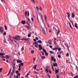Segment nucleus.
<instances>
[{
  "mask_svg": "<svg viewBox=\"0 0 78 78\" xmlns=\"http://www.w3.org/2000/svg\"><path fill=\"white\" fill-rule=\"evenodd\" d=\"M12 70H16V62H13L12 63Z\"/></svg>",
  "mask_w": 78,
  "mask_h": 78,
  "instance_id": "1",
  "label": "nucleus"
},
{
  "mask_svg": "<svg viewBox=\"0 0 78 78\" xmlns=\"http://www.w3.org/2000/svg\"><path fill=\"white\" fill-rule=\"evenodd\" d=\"M13 38L14 39L16 40V41H19L20 40V36H17L16 37H14Z\"/></svg>",
  "mask_w": 78,
  "mask_h": 78,
  "instance_id": "2",
  "label": "nucleus"
},
{
  "mask_svg": "<svg viewBox=\"0 0 78 78\" xmlns=\"http://www.w3.org/2000/svg\"><path fill=\"white\" fill-rule=\"evenodd\" d=\"M39 50H42V46H41V44H39Z\"/></svg>",
  "mask_w": 78,
  "mask_h": 78,
  "instance_id": "3",
  "label": "nucleus"
},
{
  "mask_svg": "<svg viewBox=\"0 0 78 78\" xmlns=\"http://www.w3.org/2000/svg\"><path fill=\"white\" fill-rule=\"evenodd\" d=\"M0 32L1 33H3V27H0Z\"/></svg>",
  "mask_w": 78,
  "mask_h": 78,
  "instance_id": "4",
  "label": "nucleus"
},
{
  "mask_svg": "<svg viewBox=\"0 0 78 78\" xmlns=\"http://www.w3.org/2000/svg\"><path fill=\"white\" fill-rule=\"evenodd\" d=\"M48 44H49V45H51V40H49L48 41Z\"/></svg>",
  "mask_w": 78,
  "mask_h": 78,
  "instance_id": "5",
  "label": "nucleus"
},
{
  "mask_svg": "<svg viewBox=\"0 0 78 78\" xmlns=\"http://www.w3.org/2000/svg\"><path fill=\"white\" fill-rule=\"evenodd\" d=\"M21 23L23 25H24V24L26 23V21H23L22 20L21 21Z\"/></svg>",
  "mask_w": 78,
  "mask_h": 78,
  "instance_id": "6",
  "label": "nucleus"
},
{
  "mask_svg": "<svg viewBox=\"0 0 78 78\" xmlns=\"http://www.w3.org/2000/svg\"><path fill=\"white\" fill-rule=\"evenodd\" d=\"M15 72V71L12 70V72L10 74L11 76H12V75H14V73Z\"/></svg>",
  "mask_w": 78,
  "mask_h": 78,
  "instance_id": "7",
  "label": "nucleus"
},
{
  "mask_svg": "<svg viewBox=\"0 0 78 78\" xmlns=\"http://www.w3.org/2000/svg\"><path fill=\"white\" fill-rule=\"evenodd\" d=\"M75 13H72V18H75Z\"/></svg>",
  "mask_w": 78,
  "mask_h": 78,
  "instance_id": "8",
  "label": "nucleus"
},
{
  "mask_svg": "<svg viewBox=\"0 0 78 78\" xmlns=\"http://www.w3.org/2000/svg\"><path fill=\"white\" fill-rule=\"evenodd\" d=\"M58 48H52V50H55V51H57V50H58Z\"/></svg>",
  "mask_w": 78,
  "mask_h": 78,
  "instance_id": "9",
  "label": "nucleus"
},
{
  "mask_svg": "<svg viewBox=\"0 0 78 78\" xmlns=\"http://www.w3.org/2000/svg\"><path fill=\"white\" fill-rule=\"evenodd\" d=\"M53 66L54 67H56V66H58V64H57V63L55 62V63H53Z\"/></svg>",
  "mask_w": 78,
  "mask_h": 78,
  "instance_id": "10",
  "label": "nucleus"
},
{
  "mask_svg": "<svg viewBox=\"0 0 78 78\" xmlns=\"http://www.w3.org/2000/svg\"><path fill=\"white\" fill-rule=\"evenodd\" d=\"M17 61L18 63H22V61L19 60H17Z\"/></svg>",
  "mask_w": 78,
  "mask_h": 78,
  "instance_id": "11",
  "label": "nucleus"
},
{
  "mask_svg": "<svg viewBox=\"0 0 78 78\" xmlns=\"http://www.w3.org/2000/svg\"><path fill=\"white\" fill-rule=\"evenodd\" d=\"M37 67V65H35L34 67H33V68L34 69V70H36V67Z\"/></svg>",
  "mask_w": 78,
  "mask_h": 78,
  "instance_id": "12",
  "label": "nucleus"
},
{
  "mask_svg": "<svg viewBox=\"0 0 78 78\" xmlns=\"http://www.w3.org/2000/svg\"><path fill=\"white\" fill-rule=\"evenodd\" d=\"M74 26L76 28H78V24H77V23H75Z\"/></svg>",
  "mask_w": 78,
  "mask_h": 78,
  "instance_id": "13",
  "label": "nucleus"
},
{
  "mask_svg": "<svg viewBox=\"0 0 78 78\" xmlns=\"http://www.w3.org/2000/svg\"><path fill=\"white\" fill-rule=\"evenodd\" d=\"M28 39H29V38L27 39V38H23L22 39H21V41L24 40H25V41H28Z\"/></svg>",
  "mask_w": 78,
  "mask_h": 78,
  "instance_id": "14",
  "label": "nucleus"
},
{
  "mask_svg": "<svg viewBox=\"0 0 78 78\" xmlns=\"http://www.w3.org/2000/svg\"><path fill=\"white\" fill-rule=\"evenodd\" d=\"M25 27L27 28V29H30V26H25Z\"/></svg>",
  "mask_w": 78,
  "mask_h": 78,
  "instance_id": "15",
  "label": "nucleus"
},
{
  "mask_svg": "<svg viewBox=\"0 0 78 78\" xmlns=\"http://www.w3.org/2000/svg\"><path fill=\"white\" fill-rule=\"evenodd\" d=\"M43 33L44 34H46V32H45V29L43 30Z\"/></svg>",
  "mask_w": 78,
  "mask_h": 78,
  "instance_id": "16",
  "label": "nucleus"
},
{
  "mask_svg": "<svg viewBox=\"0 0 78 78\" xmlns=\"http://www.w3.org/2000/svg\"><path fill=\"white\" fill-rule=\"evenodd\" d=\"M44 17L45 18L44 20H45V22H47V18L46 15H44Z\"/></svg>",
  "mask_w": 78,
  "mask_h": 78,
  "instance_id": "17",
  "label": "nucleus"
},
{
  "mask_svg": "<svg viewBox=\"0 0 78 78\" xmlns=\"http://www.w3.org/2000/svg\"><path fill=\"white\" fill-rule=\"evenodd\" d=\"M19 66H20V67H21V66H23V63H21L20 64H19Z\"/></svg>",
  "mask_w": 78,
  "mask_h": 78,
  "instance_id": "18",
  "label": "nucleus"
},
{
  "mask_svg": "<svg viewBox=\"0 0 78 78\" xmlns=\"http://www.w3.org/2000/svg\"><path fill=\"white\" fill-rule=\"evenodd\" d=\"M67 15L68 16V18H70V14H69V13L68 12L66 13Z\"/></svg>",
  "mask_w": 78,
  "mask_h": 78,
  "instance_id": "19",
  "label": "nucleus"
},
{
  "mask_svg": "<svg viewBox=\"0 0 78 78\" xmlns=\"http://www.w3.org/2000/svg\"><path fill=\"white\" fill-rule=\"evenodd\" d=\"M5 58H5V59H8V58H9V56L8 55H6L5 56Z\"/></svg>",
  "mask_w": 78,
  "mask_h": 78,
  "instance_id": "20",
  "label": "nucleus"
},
{
  "mask_svg": "<svg viewBox=\"0 0 78 78\" xmlns=\"http://www.w3.org/2000/svg\"><path fill=\"white\" fill-rule=\"evenodd\" d=\"M37 42H38V43H39L40 44L42 43V41L41 40H38L37 41Z\"/></svg>",
  "mask_w": 78,
  "mask_h": 78,
  "instance_id": "21",
  "label": "nucleus"
},
{
  "mask_svg": "<svg viewBox=\"0 0 78 78\" xmlns=\"http://www.w3.org/2000/svg\"><path fill=\"white\" fill-rule=\"evenodd\" d=\"M59 69H58L57 70H55V72H56V73H58V72H59Z\"/></svg>",
  "mask_w": 78,
  "mask_h": 78,
  "instance_id": "22",
  "label": "nucleus"
},
{
  "mask_svg": "<svg viewBox=\"0 0 78 78\" xmlns=\"http://www.w3.org/2000/svg\"><path fill=\"white\" fill-rule=\"evenodd\" d=\"M59 33H60V30H59V29H58L57 32V35H58Z\"/></svg>",
  "mask_w": 78,
  "mask_h": 78,
  "instance_id": "23",
  "label": "nucleus"
},
{
  "mask_svg": "<svg viewBox=\"0 0 78 78\" xmlns=\"http://www.w3.org/2000/svg\"><path fill=\"white\" fill-rule=\"evenodd\" d=\"M4 27L5 28V30H7L8 29L7 28V27L5 25Z\"/></svg>",
  "mask_w": 78,
  "mask_h": 78,
  "instance_id": "24",
  "label": "nucleus"
},
{
  "mask_svg": "<svg viewBox=\"0 0 78 78\" xmlns=\"http://www.w3.org/2000/svg\"><path fill=\"white\" fill-rule=\"evenodd\" d=\"M21 67H20V65L19 66V69H18L19 71H20V70H21Z\"/></svg>",
  "mask_w": 78,
  "mask_h": 78,
  "instance_id": "25",
  "label": "nucleus"
},
{
  "mask_svg": "<svg viewBox=\"0 0 78 78\" xmlns=\"http://www.w3.org/2000/svg\"><path fill=\"white\" fill-rule=\"evenodd\" d=\"M51 59L52 61H53V59H55L54 58V57H53V56H51Z\"/></svg>",
  "mask_w": 78,
  "mask_h": 78,
  "instance_id": "26",
  "label": "nucleus"
},
{
  "mask_svg": "<svg viewBox=\"0 0 78 78\" xmlns=\"http://www.w3.org/2000/svg\"><path fill=\"white\" fill-rule=\"evenodd\" d=\"M58 50L59 51H61V49L60 48H58Z\"/></svg>",
  "mask_w": 78,
  "mask_h": 78,
  "instance_id": "27",
  "label": "nucleus"
},
{
  "mask_svg": "<svg viewBox=\"0 0 78 78\" xmlns=\"http://www.w3.org/2000/svg\"><path fill=\"white\" fill-rule=\"evenodd\" d=\"M43 50L44 52V53H45V52H47V51H46V50H45V49H43Z\"/></svg>",
  "mask_w": 78,
  "mask_h": 78,
  "instance_id": "28",
  "label": "nucleus"
},
{
  "mask_svg": "<svg viewBox=\"0 0 78 78\" xmlns=\"http://www.w3.org/2000/svg\"><path fill=\"white\" fill-rule=\"evenodd\" d=\"M37 44V42H34L33 43V44H34V45H36Z\"/></svg>",
  "mask_w": 78,
  "mask_h": 78,
  "instance_id": "29",
  "label": "nucleus"
},
{
  "mask_svg": "<svg viewBox=\"0 0 78 78\" xmlns=\"http://www.w3.org/2000/svg\"><path fill=\"white\" fill-rule=\"evenodd\" d=\"M24 50V47L23 46L22 47V48H21V51H23V50Z\"/></svg>",
  "mask_w": 78,
  "mask_h": 78,
  "instance_id": "30",
  "label": "nucleus"
},
{
  "mask_svg": "<svg viewBox=\"0 0 78 78\" xmlns=\"http://www.w3.org/2000/svg\"><path fill=\"white\" fill-rule=\"evenodd\" d=\"M1 57H2V58H6L5 56H1Z\"/></svg>",
  "mask_w": 78,
  "mask_h": 78,
  "instance_id": "31",
  "label": "nucleus"
},
{
  "mask_svg": "<svg viewBox=\"0 0 78 78\" xmlns=\"http://www.w3.org/2000/svg\"><path fill=\"white\" fill-rule=\"evenodd\" d=\"M45 71H46V73H48V69H46Z\"/></svg>",
  "mask_w": 78,
  "mask_h": 78,
  "instance_id": "32",
  "label": "nucleus"
},
{
  "mask_svg": "<svg viewBox=\"0 0 78 78\" xmlns=\"http://www.w3.org/2000/svg\"><path fill=\"white\" fill-rule=\"evenodd\" d=\"M48 53L47 52L45 53V55L46 56H48Z\"/></svg>",
  "mask_w": 78,
  "mask_h": 78,
  "instance_id": "33",
  "label": "nucleus"
},
{
  "mask_svg": "<svg viewBox=\"0 0 78 78\" xmlns=\"http://www.w3.org/2000/svg\"><path fill=\"white\" fill-rule=\"evenodd\" d=\"M2 69H3L2 68H1L0 69V73H1V72H2Z\"/></svg>",
  "mask_w": 78,
  "mask_h": 78,
  "instance_id": "34",
  "label": "nucleus"
},
{
  "mask_svg": "<svg viewBox=\"0 0 78 78\" xmlns=\"http://www.w3.org/2000/svg\"><path fill=\"white\" fill-rule=\"evenodd\" d=\"M6 32H4L3 33V35H6Z\"/></svg>",
  "mask_w": 78,
  "mask_h": 78,
  "instance_id": "35",
  "label": "nucleus"
},
{
  "mask_svg": "<svg viewBox=\"0 0 78 78\" xmlns=\"http://www.w3.org/2000/svg\"><path fill=\"white\" fill-rule=\"evenodd\" d=\"M1 56H3V55H5V54L3 53H1Z\"/></svg>",
  "mask_w": 78,
  "mask_h": 78,
  "instance_id": "36",
  "label": "nucleus"
},
{
  "mask_svg": "<svg viewBox=\"0 0 78 78\" xmlns=\"http://www.w3.org/2000/svg\"><path fill=\"white\" fill-rule=\"evenodd\" d=\"M34 50H32L31 51V53H32V54L34 53Z\"/></svg>",
  "mask_w": 78,
  "mask_h": 78,
  "instance_id": "37",
  "label": "nucleus"
},
{
  "mask_svg": "<svg viewBox=\"0 0 78 78\" xmlns=\"http://www.w3.org/2000/svg\"><path fill=\"white\" fill-rule=\"evenodd\" d=\"M32 2L33 3H35V1H34V0H31Z\"/></svg>",
  "mask_w": 78,
  "mask_h": 78,
  "instance_id": "38",
  "label": "nucleus"
},
{
  "mask_svg": "<svg viewBox=\"0 0 78 78\" xmlns=\"http://www.w3.org/2000/svg\"><path fill=\"white\" fill-rule=\"evenodd\" d=\"M41 58L42 59H45V56H43L41 57Z\"/></svg>",
  "mask_w": 78,
  "mask_h": 78,
  "instance_id": "39",
  "label": "nucleus"
},
{
  "mask_svg": "<svg viewBox=\"0 0 78 78\" xmlns=\"http://www.w3.org/2000/svg\"><path fill=\"white\" fill-rule=\"evenodd\" d=\"M50 53H51V54H53V52H52V51H50Z\"/></svg>",
  "mask_w": 78,
  "mask_h": 78,
  "instance_id": "40",
  "label": "nucleus"
},
{
  "mask_svg": "<svg viewBox=\"0 0 78 78\" xmlns=\"http://www.w3.org/2000/svg\"><path fill=\"white\" fill-rule=\"evenodd\" d=\"M38 43H37V44H36V45H35V47H38Z\"/></svg>",
  "mask_w": 78,
  "mask_h": 78,
  "instance_id": "41",
  "label": "nucleus"
},
{
  "mask_svg": "<svg viewBox=\"0 0 78 78\" xmlns=\"http://www.w3.org/2000/svg\"><path fill=\"white\" fill-rule=\"evenodd\" d=\"M28 37H31V35L30 34H29L28 35Z\"/></svg>",
  "mask_w": 78,
  "mask_h": 78,
  "instance_id": "42",
  "label": "nucleus"
},
{
  "mask_svg": "<svg viewBox=\"0 0 78 78\" xmlns=\"http://www.w3.org/2000/svg\"><path fill=\"white\" fill-rule=\"evenodd\" d=\"M46 23L48 27H50V26H49V24H48V23H47V22H46Z\"/></svg>",
  "mask_w": 78,
  "mask_h": 78,
  "instance_id": "43",
  "label": "nucleus"
},
{
  "mask_svg": "<svg viewBox=\"0 0 78 78\" xmlns=\"http://www.w3.org/2000/svg\"><path fill=\"white\" fill-rule=\"evenodd\" d=\"M52 69L54 71H55V69H54V68L53 66H51Z\"/></svg>",
  "mask_w": 78,
  "mask_h": 78,
  "instance_id": "44",
  "label": "nucleus"
},
{
  "mask_svg": "<svg viewBox=\"0 0 78 78\" xmlns=\"http://www.w3.org/2000/svg\"><path fill=\"white\" fill-rule=\"evenodd\" d=\"M53 61L54 62H56V59H55V58L53 60Z\"/></svg>",
  "mask_w": 78,
  "mask_h": 78,
  "instance_id": "45",
  "label": "nucleus"
},
{
  "mask_svg": "<svg viewBox=\"0 0 78 78\" xmlns=\"http://www.w3.org/2000/svg\"><path fill=\"white\" fill-rule=\"evenodd\" d=\"M41 19H42V21H44V20H43V17H42V15L41 16Z\"/></svg>",
  "mask_w": 78,
  "mask_h": 78,
  "instance_id": "46",
  "label": "nucleus"
},
{
  "mask_svg": "<svg viewBox=\"0 0 78 78\" xmlns=\"http://www.w3.org/2000/svg\"><path fill=\"white\" fill-rule=\"evenodd\" d=\"M19 71H18V70H17V71H16V73H19Z\"/></svg>",
  "mask_w": 78,
  "mask_h": 78,
  "instance_id": "47",
  "label": "nucleus"
},
{
  "mask_svg": "<svg viewBox=\"0 0 78 78\" xmlns=\"http://www.w3.org/2000/svg\"><path fill=\"white\" fill-rule=\"evenodd\" d=\"M54 42L55 45H56V42L55 41H54Z\"/></svg>",
  "mask_w": 78,
  "mask_h": 78,
  "instance_id": "48",
  "label": "nucleus"
},
{
  "mask_svg": "<svg viewBox=\"0 0 78 78\" xmlns=\"http://www.w3.org/2000/svg\"><path fill=\"white\" fill-rule=\"evenodd\" d=\"M49 73H50V74L51 73V71L50 70H49Z\"/></svg>",
  "mask_w": 78,
  "mask_h": 78,
  "instance_id": "49",
  "label": "nucleus"
},
{
  "mask_svg": "<svg viewBox=\"0 0 78 78\" xmlns=\"http://www.w3.org/2000/svg\"><path fill=\"white\" fill-rule=\"evenodd\" d=\"M69 26H70L72 28V25H71V24H70V23H69Z\"/></svg>",
  "mask_w": 78,
  "mask_h": 78,
  "instance_id": "50",
  "label": "nucleus"
},
{
  "mask_svg": "<svg viewBox=\"0 0 78 78\" xmlns=\"http://www.w3.org/2000/svg\"><path fill=\"white\" fill-rule=\"evenodd\" d=\"M69 53H67V54H66V56L67 57H68L69 56Z\"/></svg>",
  "mask_w": 78,
  "mask_h": 78,
  "instance_id": "51",
  "label": "nucleus"
},
{
  "mask_svg": "<svg viewBox=\"0 0 78 78\" xmlns=\"http://www.w3.org/2000/svg\"><path fill=\"white\" fill-rule=\"evenodd\" d=\"M35 39H36L37 40H38L39 39V38H38V37H35Z\"/></svg>",
  "mask_w": 78,
  "mask_h": 78,
  "instance_id": "52",
  "label": "nucleus"
},
{
  "mask_svg": "<svg viewBox=\"0 0 78 78\" xmlns=\"http://www.w3.org/2000/svg\"><path fill=\"white\" fill-rule=\"evenodd\" d=\"M10 73H11V72L10 71H9L8 74H7V75H9Z\"/></svg>",
  "mask_w": 78,
  "mask_h": 78,
  "instance_id": "53",
  "label": "nucleus"
},
{
  "mask_svg": "<svg viewBox=\"0 0 78 78\" xmlns=\"http://www.w3.org/2000/svg\"><path fill=\"white\" fill-rule=\"evenodd\" d=\"M74 78H78V76H75Z\"/></svg>",
  "mask_w": 78,
  "mask_h": 78,
  "instance_id": "54",
  "label": "nucleus"
},
{
  "mask_svg": "<svg viewBox=\"0 0 78 78\" xmlns=\"http://www.w3.org/2000/svg\"><path fill=\"white\" fill-rule=\"evenodd\" d=\"M58 57L59 58H61V55H58Z\"/></svg>",
  "mask_w": 78,
  "mask_h": 78,
  "instance_id": "55",
  "label": "nucleus"
},
{
  "mask_svg": "<svg viewBox=\"0 0 78 78\" xmlns=\"http://www.w3.org/2000/svg\"><path fill=\"white\" fill-rule=\"evenodd\" d=\"M46 69H48L49 68V67H48V66H46Z\"/></svg>",
  "mask_w": 78,
  "mask_h": 78,
  "instance_id": "56",
  "label": "nucleus"
},
{
  "mask_svg": "<svg viewBox=\"0 0 78 78\" xmlns=\"http://www.w3.org/2000/svg\"><path fill=\"white\" fill-rule=\"evenodd\" d=\"M29 14H30V13H29V12H27V16H29Z\"/></svg>",
  "mask_w": 78,
  "mask_h": 78,
  "instance_id": "57",
  "label": "nucleus"
},
{
  "mask_svg": "<svg viewBox=\"0 0 78 78\" xmlns=\"http://www.w3.org/2000/svg\"><path fill=\"white\" fill-rule=\"evenodd\" d=\"M34 61H36V59L35 58H33Z\"/></svg>",
  "mask_w": 78,
  "mask_h": 78,
  "instance_id": "58",
  "label": "nucleus"
},
{
  "mask_svg": "<svg viewBox=\"0 0 78 78\" xmlns=\"http://www.w3.org/2000/svg\"><path fill=\"white\" fill-rule=\"evenodd\" d=\"M49 47H50V48H53V46H52L51 45H50L49 46Z\"/></svg>",
  "mask_w": 78,
  "mask_h": 78,
  "instance_id": "59",
  "label": "nucleus"
},
{
  "mask_svg": "<svg viewBox=\"0 0 78 78\" xmlns=\"http://www.w3.org/2000/svg\"><path fill=\"white\" fill-rule=\"evenodd\" d=\"M28 21H29V22H30V19L29 18H28Z\"/></svg>",
  "mask_w": 78,
  "mask_h": 78,
  "instance_id": "60",
  "label": "nucleus"
},
{
  "mask_svg": "<svg viewBox=\"0 0 78 78\" xmlns=\"http://www.w3.org/2000/svg\"><path fill=\"white\" fill-rule=\"evenodd\" d=\"M31 20L32 22H33V21H34V20H33V18H31Z\"/></svg>",
  "mask_w": 78,
  "mask_h": 78,
  "instance_id": "61",
  "label": "nucleus"
},
{
  "mask_svg": "<svg viewBox=\"0 0 78 78\" xmlns=\"http://www.w3.org/2000/svg\"><path fill=\"white\" fill-rule=\"evenodd\" d=\"M25 14L26 15L27 14V11L25 12Z\"/></svg>",
  "mask_w": 78,
  "mask_h": 78,
  "instance_id": "62",
  "label": "nucleus"
},
{
  "mask_svg": "<svg viewBox=\"0 0 78 78\" xmlns=\"http://www.w3.org/2000/svg\"><path fill=\"white\" fill-rule=\"evenodd\" d=\"M2 61H6V60L5 59H3L2 60Z\"/></svg>",
  "mask_w": 78,
  "mask_h": 78,
  "instance_id": "63",
  "label": "nucleus"
},
{
  "mask_svg": "<svg viewBox=\"0 0 78 78\" xmlns=\"http://www.w3.org/2000/svg\"><path fill=\"white\" fill-rule=\"evenodd\" d=\"M48 76L49 78H50V76H50V75H48Z\"/></svg>",
  "mask_w": 78,
  "mask_h": 78,
  "instance_id": "64",
  "label": "nucleus"
}]
</instances>
